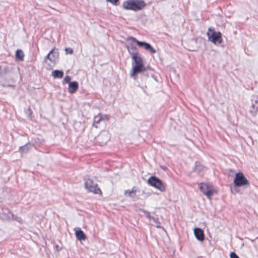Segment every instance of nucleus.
I'll list each match as a JSON object with an SVG mask.
<instances>
[{"label": "nucleus", "mask_w": 258, "mask_h": 258, "mask_svg": "<svg viewBox=\"0 0 258 258\" xmlns=\"http://www.w3.org/2000/svg\"><path fill=\"white\" fill-rule=\"evenodd\" d=\"M258 109V107H256L255 108V110H257Z\"/></svg>", "instance_id": "34"}, {"label": "nucleus", "mask_w": 258, "mask_h": 258, "mask_svg": "<svg viewBox=\"0 0 258 258\" xmlns=\"http://www.w3.org/2000/svg\"><path fill=\"white\" fill-rule=\"evenodd\" d=\"M71 78L70 76H67L64 78V82H65V83H68L69 84H70V83H72V82L71 81Z\"/></svg>", "instance_id": "25"}, {"label": "nucleus", "mask_w": 258, "mask_h": 258, "mask_svg": "<svg viewBox=\"0 0 258 258\" xmlns=\"http://www.w3.org/2000/svg\"><path fill=\"white\" fill-rule=\"evenodd\" d=\"M132 43H133L131 42V44L126 45V48L131 57L133 56L135 54H136L139 53V52L138 51L137 47L134 46Z\"/></svg>", "instance_id": "15"}, {"label": "nucleus", "mask_w": 258, "mask_h": 258, "mask_svg": "<svg viewBox=\"0 0 258 258\" xmlns=\"http://www.w3.org/2000/svg\"><path fill=\"white\" fill-rule=\"evenodd\" d=\"M147 182L150 185L156 188L161 192L165 190V186L163 182L156 176H150L148 179Z\"/></svg>", "instance_id": "5"}, {"label": "nucleus", "mask_w": 258, "mask_h": 258, "mask_svg": "<svg viewBox=\"0 0 258 258\" xmlns=\"http://www.w3.org/2000/svg\"><path fill=\"white\" fill-rule=\"evenodd\" d=\"M234 190L235 192H238V190H237V189H234Z\"/></svg>", "instance_id": "33"}, {"label": "nucleus", "mask_w": 258, "mask_h": 258, "mask_svg": "<svg viewBox=\"0 0 258 258\" xmlns=\"http://www.w3.org/2000/svg\"><path fill=\"white\" fill-rule=\"evenodd\" d=\"M146 6V4L143 0H127L122 4L124 9L135 12L142 10Z\"/></svg>", "instance_id": "2"}, {"label": "nucleus", "mask_w": 258, "mask_h": 258, "mask_svg": "<svg viewBox=\"0 0 258 258\" xmlns=\"http://www.w3.org/2000/svg\"><path fill=\"white\" fill-rule=\"evenodd\" d=\"M45 59H48L49 60H50V59H51V55H50V54H49V52L45 56Z\"/></svg>", "instance_id": "30"}, {"label": "nucleus", "mask_w": 258, "mask_h": 258, "mask_svg": "<svg viewBox=\"0 0 258 258\" xmlns=\"http://www.w3.org/2000/svg\"><path fill=\"white\" fill-rule=\"evenodd\" d=\"M28 113L29 115H30L32 113V110L30 108H29L28 109Z\"/></svg>", "instance_id": "31"}, {"label": "nucleus", "mask_w": 258, "mask_h": 258, "mask_svg": "<svg viewBox=\"0 0 258 258\" xmlns=\"http://www.w3.org/2000/svg\"><path fill=\"white\" fill-rule=\"evenodd\" d=\"M52 76L54 78H59L61 79L63 76V72L62 71L55 70L52 71Z\"/></svg>", "instance_id": "19"}, {"label": "nucleus", "mask_w": 258, "mask_h": 258, "mask_svg": "<svg viewBox=\"0 0 258 258\" xmlns=\"http://www.w3.org/2000/svg\"><path fill=\"white\" fill-rule=\"evenodd\" d=\"M127 41H130L131 42L136 43L139 47L144 48L147 51H149L151 53H155L156 50L154 49L152 45L145 41H140L137 39L135 37L133 36L128 37L126 39Z\"/></svg>", "instance_id": "4"}, {"label": "nucleus", "mask_w": 258, "mask_h": 258, "mask_svg": "<svg viewBox=\"0 0 258 258\" xmlns=\"http://www.w3.org/2000/svg\"><path fill=\"white\" fill-rule=\"evenodd\" d=\"M251 108H252L253 110H255V105L252 104L251 105Z\"/></svg>", "instance_id": "32"}, {"label": "nucleus", "mask_w": 258, "mask_h": 258, "mask_svg": "<svg viewBox=\"0 0 258 258\" xmlns=\"http://www.w3.org/2000/svg\"><path fill=\"white\" fill-rule=\"evenodd\" d=\"M11 220H15L20 223H21L22 221V219H21V217H18V216L15 215L14 214V218H13V219H11Z\"/></svg>", "instance_id": "24"}, {"label": "nucleus", "mask_w": 258, "mask_h": 258, "mask_svg": "<svg viewBox=\"0 0 258 258\" xmlns=\"http://www.w3.org/2000/svg\"><path fill=\"white\" fill-rule=\"evenodd\" d=\"M207 35L209 40L215 44H220L222 42V34L220 32H216L214 29L210 28Z\"/></svg>", "instance_id": "3"}, {"label": "nucleus", "mask_w": 258, "mask_h": 258, "mask_svg": "<svg viewBox=\"0 0 258 258\" xmlns=\"http://www.w3.org/2000/svg\"><path fill=\"white\" fill-rule=\"evenodd\" d=\"M6 68L2 69L0 67V76H2L6 72Z\"/></svg>", "instance_id": "28"}, {"label": "nucleus", "mask_w": 258, "mask_h": 258, "mask_svg": "<svg viewBox=\"0 0 258 258\" xmlns=\"http://www.w3.org/2000/svg\"><path fill=\"white\" fill-rule=\"evenodd\" d=\"M230 258H239V257L234 252H231L230 254Z\"/></svg>", "instance_id": "27"}, {"label": "nucleus", "mask_w": 258, "mask_h": 258, "mask_svg": "<svg viewBox=\"0 0 258 258\" xmlns=\"http://www.w3.org/2000/svg\"><path fill=\"white\" fill-rule=\"evenodd\" d=\"M200 189L201 191L208 198H210L213 195L214 192L212 186L210 185L209 184L206 183H201Z\"/></svg>", "instance_id": "8"}, {"label": "nucleus", "mask_w": 258, "mask_h": 258, "mask_svg": "<svg viewBox=\"0 0 258 258\" xmlns=\"http://www.w3.org/2000/svg\"><path fill=\"white\" fill-rule=\"evenodd\" d=\"M110 139V134L106 131H103L98 136L96 140L99 145L103 146L106 144Z\"/></svg>", "instance_id": "9"}, {"label": "nucleus", "mask_w": 258, "mask_h": 258, "mask_svg": "<svg viewBox=\"0 0 258 258\" xmlns=\"http://www.w3.org/2000/svg\"><path fill=\"white\" fill-rule=\"evenodd\" d=\"M14 218V214L8 208H1L0 219L4 221H11Z\"/></svg>", "instance_id": "10"}, {"label": "nucleus", "mask_w": 258, "mask_h": 258, "mask_svg": "<svg viewBox=\"0 0 258 258\" xmlns=\"http://www.w3.org/2000/svg\"><path fill=\"white\" fill-rule=\"evenodd\" d=\"M24 53L21 49H18L16 51L15 57L17 60L22 61L24 59Z\"/></svg>", "instance_id": "20"}, {"label": "nucleus", "mask_w": 258, "mask_h": 258, "mask_svg": "<svg viewBox=\"0 0 258 258\" xmlns=\"http://www.w3.org/2000/svg\"><path fill=\"white\" fill-rule=\"evenodd\" d=\"M65 52L66 54H72L73 53V50L71 48L68 47L65 49Z\"/></svg>", "instance_id": "26"}, {"label": "nucleus", "mask_w": 258, "mask_h": 258, "mask_svg": "<svg viewBox=\"0 0 258 258\" xmlns=\"http://www.w3.org/2000/svg\"><path fill=\"white\" fill-rule=\"evenodd\" d=\"M153 222L156 224V227L157 228H161L160 222L158 221V219L153 217L152 219Z\"/></svg>", "instance_id": "23"}, {"label": "nucleus", "mask_w": 258, "mask_h": 258, "mask_svg": "<svg viewBox=\"0 0 258 258\" xmlns=\"http://www.w3.org/2000/svg\"><path fill=\"white\" fill-rule=\"evenodd\" d=\"M49 54L51 55L50 61L55 63L59 58L58 50L57 49L53 48L49 51Z\"/></svg>", "instance_id": "12"}, {"label": "nucleus", "mask_w": 258, "mask_h": 258, "mask_svg": "<svg viewBox=\"0 0 258 258\" xmlns=\"http://www.w3.org/2000/svg\"><path fill=\"white\" fill-rule=\"evenodd\" d=\"M75 235L77 239L79 240H84L86 239V236L84 232L79 228L75 231Z\"/></svg>", "instance_id": "16"}, {"label": "nucleus", "mask_w": 258, "mask_h": 258, "mask_svg": "<svg viewBox=\"0 0 258 258\" xmlns=\"http://www.w3.org/2000/svg\"><path fill=\"white\" fill-rule=\"evenodd\" d=\"M194 234L196 238L200 241H203L205 239V234L204 231L200 228H195L194 229Z\"/></svg>", "instance_id": "11"}, {"label": "nucleus", "mask_w": 258, "mask_h": 258, "mask_svg": "<svg viewBox=\"0 0 258 258\" xmlns=\"http://www.w3.org/2000/svg\"><path fill=\"white\" fill-rule=\"evenodd\" d=\"M140 211H141L142 213H143L145 216L148 218V219H152V217H153V216H151L150 215V213L149 212L144 210V209H140Z\"/></svg>", "instance_id": "22"}, {"label": "nucleus", "mask_w": 258, "mask_h": 258, "mask_svg": "<svg viewBox=\"0 0 258 258\" xmlns=\"http://www.w3.org/2000/svg\"><path fill=\"white\" fill-rule=\"evenodd\" d=\"M137 191V188L136 187H133L131 190H126L124 191V195L125 196H127L131 198H135L136 195V192Z\"/></svg>", "instance_id": "17"}, {"label": "nucleus", "mask_w": 258, "mask_h": 258, "mask_svg": "<svg viewBox=\"0 0 258 258\" xmlns=\"http://www.w3.org/2000/svg\"><path fill=\"white\" fill-rule=\"evenodd\" d=\"M204 168V166L201 164V163L199 161H196L195 162V170L197 171L198 172H200Z\"/></svg>", "instance_id": "21"}, {"label": "nucleus", "mask_w": 258, "mask_h": 258, "mask_svg": "<svg viewBox=\"0 0 258 258\" xmlns=\"http://www.w3.org/2000/svg\"><path fill=\"white\" fill-rule=\"evenodd\" d=\"M33 146V145L30 143H26L25 145L20 146L19 148V151L21 153H27Z\"/></svg>", "instance_id": "14"}, {"label": "nucleus", "mask_w": 258, "mask_h": 258, "mask_svg": "<svg viewBox=\"0 0 258 258\" xmlns=\"http://www.w3.org/2000/svg\"><path fill=\"white\" fill-rule=\"evenodd\" d=\"M233 183L236 187L244 186L249 184L248 180L241 172L236 173Z\"/></svg>", "instance_id": "6"}, {"label": "nucleus", "mask_w": 258, "mask_h": 258, "mask_svg": "<svg viewBox=\"0 0 258 258\" xmlns=\"http://www.w3.org/2000/svg\"><path fill=\"white\" fill-rule=\"evenodd\" d=\"M85 187L90 192L95 194L101 192L100 189L98 187L97 183H94L91 179L88 178L85 182Z\"/></svg>", "instance_id": "7"}, {"label": "nucleus", "mask_w": 258, "mask_h": 258, "mask_svg": "<svg viewBox=\"0 0 258 258\" xmlns=\"http://www.w3.org/2000/svg\"><path fill=\"white\" fill-rule=\"evenodd\" d=\"M107 2H110L113 5H117L119 0H106Z\"/></svg>", "instance_id": "29"}, {"label": "nucleus", "mask_w": 258, "mask_h": 258, "mask_svg": "<svg viewBox=\"0 0 258 258\" xmlns=\"http://www.w3.org/2000/svg\"><path fill=\"white\" fill-rule=\"evenodd\" d=\"M131 57L132 59V67L131 76L136 79L137 74L142 73L143 75L148 77V75L145 73L146 68L144 65L143 60L141 54L140 53L135 54Z\"/></svg>", "instance_id": "1"}, {"label": "nucleus", "mask_w": 258, "mask_h": 258, "mask_svg": "<svg viewBox=\"0 0 258 258\" xmlns=\"http://www.w3.org/2000/svg\"><path fill=\"white\" fill-rule=\"evenodd\" d=\"M102 120V116L101 113H98L97 115L95 116L94 117V121L92 123V126L95 127L96 128H98V126L96 125L100 123V122Z\"/></svg>", "instance_id": "18"}, {"label": "nucleus", "mask_w": 258, "mask_h": 258, "mask_svg": "<svg viewBox=\"0 0 258 258\" xmlns=\"http://www.w3.org/2000/svg\"><path fill=\"white\" fill-rule=\"evenodd\" d=\"M79 88V84L77 81H73L69 84L68 91L71 94L75 93Z\"/></svg>", "instance_id": "13"}]
</instances>
